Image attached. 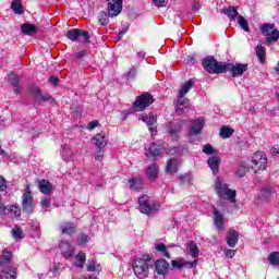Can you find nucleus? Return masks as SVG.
Instances as JSON below:
<instances>
[{
  "label": "nucleus",
  "instance_id": "f257e3e1",
  "mask_svg": "<svg viewBox=\"0 0 279 279\" xmlns=\"http://www.w3.org/2000/svg\"><path fill=\"white\" fill-rule=\"evenodd\" d=\"M19 268L14 266L12 260V252L3 250L0 255V279H16Z\"/></svg>",
  "mask_w": 279,
  "mask_h": 279
},
{
  "label": "nucleus",
  "instance_id": "f03ea898",
  "mask_svg": "<svg viewBox=\"0 0 279 279\" xmlns=\"http://www.w3.org/2000/svg\"><path fill=\"white\" fill-rule=\"evenodd\" d=\"M107 12L100 11L98 13L99 25L106 26L110 24V17L119 16L123 8V0H107Z\"/></svg>",
  "mask_w": 279,
  "mask_h": 279
},
{
  "label": "nucleus",
  "instance_id": "7ed1b4c3",
  "mask_svg": "<svg viewBox=\"0 0 279 279\" xmlns=\"http://www.w3.org/2000/svg\"><path fill=\"white\" fill-rule=\"evenodd\" d=\"M132 267L135 276L141 279L147 278V276H149V269L154 267V255H142L133 262Z\"/></svg>",
  "mask_w": 279,
  "mask_h": 279
},
{
  "label": "nucleus",
  "instance_id": "20e7f679",
  "mask_svg": "<svg viewBox=\"0 0 279 279\" xmlns=\"http://www.w3.org/2000/svg\"><path fill=\"white\" fill-rule=\"evenodd\" d=\"M202 64L210 75H219L226 70V63L217 61L213 56L204 58Z\"/></svg>",
  "mask_w": 279,
  "mask_h": 279
},
{
  "label": "nucleus",
  "instance_id": "39448f33",
  "mask_svg": "<svg viewBox=\"0 0 279 279\" xmlns=\"http://www.w3.org/2000/svg\"><path fill=\"white\" fill-rule=\"evenodd\" d=\"M160 202L156 201L153 204H149V196L142 195L138 197V210L142 215H151V213H158L160 210Z\"/></svg>",
  "mask_w": 279,
  "mask_h": 279
},
{
  "label": "nucleus",
  "instance_id": "423d86ee",
  "mask_svg": "<svg viewBox=\"0 0 279 279\" xmlns=\"http://www.w3.org/2000/svg\"><path fill=\"white\" fill-rule=\"evenodd\" d=\"M215 191L218 197H227L231 204L236 202V191L231 190L228 184L221 182L219 178L215 182Z\"/></svg>",
  "mask_w": 279,
  "mask_h": 279
},
{
  "label": "nucleus",
  "instance_id": "0eeeda50",
  "mask_svg": "<svg viewBox=\"0 0 279 279\" xmlns=\"http://www.w3.org/2000/svg\"><path fill=\"white\" fill-rule=\"evenodd\" d=\"M156 99L154 98V95L150 93H143L142 95L137 96L136 99L133 102V110L134 112H143V110H146V108H149L151 104H154Z\"/></svg>",
  "mask_w": 279,
  "mask_h": 279
},
{
  "label": "nucleus",
  "instance_id": "6e6552de",
  "mask_svg": "<svg viewBox=\"0 0 279 279\" xmlns=\"http://www.w3.org/2000/svg\"><path fill=\"white\" fill-rule=\"evenodd\" d=\"M251 169L254 173H260L267 169V155L264 151H256L251 159Z\"/></svg>",
  "mask_w": 279,
  "mask_h": 279
},
{
  "label": "nucleus",
  "instance_id": "1a4fd4ad",
  "mask_svg": "<svg viewBox=\"0 0 279 279\" xmlns=\"http://www.w3.org/2000/svg\"><path fill=\"white\" fill-rule=\"evenodd\" d=\"M250 71L247 63H225L223 73H230L231 77H243Z\"/></svg>",
  "mask_w": 279,
  "mask_h": 279
},
{
  "label": "nucleus",
  "instance_id": "9d476101",
  "mask_svg": "<svg viewBox=\"0 0 279 279\" xmlns=\"http://www.w3.org/2000/svg\"><path fill=\"white\" fill-rule=\"evenodd\" d=\"M260 33L266 36V43H278L279 31L276 28V24L265 23L260 27Z\"/></svg>",
  "mask_w": 279,
  "mask_h": 279
},
{
  "label": "nucleus",
  "instance_id": "9b49d317",
  "mask_svg": "<svg viewBox=\"0 0 279 279\" xmlns=\"http://www.w3.org/2000/svg\"><path fill=\"white\" fill-rule=\"evenodd\" d=\"M22 209L23 213L32 215L34 213V196H32V187L29 184L25 185L24 193L22 195Z\"/></svg>",
  "mask_w": 279,
  "mask_h": 279
},
{
  "label": "nucleus",
  "instance_id": "f8f14e48",
  "mask_svg": "<svg viewBox=\"0 0 279 279\" xmlns=\"http://www.w3.org/2000/svg\"><path fill=\"white\" fill-rule=\"evenodd\" d=\"M59 250L63 258H73L75 256V247L69 241H61L59 243Z\"/></svg>",
  "mask_w": 279,
  "mask_h": 279
},
{
  "label": "nucleus",
  "instance_id": "ddd939ff",
  "mask_svg": "<svg viewBox=\"0 0 279 279\" xmlns=\"http://www.w3.org/2000/svg\"><path fill=\"white\" fill-rule=\"evenodd\" d=\"M213 215H214V226H216L217 232H223L226 228V222L223 221V214L217 209V207L213 206Z\"/></svg>",
  "mask_w": 279,
  "mask_h": 279
},
{
  "label": "nucleus",
  "instance_id": "4468645a",
  "mask_svg": "<svg viewBox=\"0 0 279 279\" xmlns=\"http://www.w3.org/2000/svg\"><path fill=\"white\" fill-rule=\"evenodd\" d=\"M144 184L145 183L143 182V178L137 175L135 178L129 179L126 186L131 189V191H136L137 193H140V191H143Z\"/></svg>",
  "mask_w": 279,
  "mask_h": 279
},
{
  "label": "nucleus",
  "instance_id": "2eb2a0df",
  "mask_svg": "<svg viewBox=\"0 0 279 279\" xmlns=\"http://www.w3.org/2000/svg\"><path fill=\"white\" fill-rule=\"evenodd\" d=\"M180 165H182V161L178 158H170L167 161L166 165V173H169L170 175H173L174 173H178V169H180Z\"/></svg>",
  "mask_w": 279,
  "mask_h": 279
},
{
  "label": "nucleus",
  "instance_id": "dca6fc26",
  "mask_svg": "<svg viewBox=\"0 0 279 279\" xmlns=\"http://www.w3.org/2000/svg\"><path fill=\"white\" fill-rule=\"evenodd\" d=\"M154 265H155V271L159 275V276H167V272L169 271V263L167 262V259H157L156 262L154 260Z\"/></svg>",
  "mask_w": 279,
  "mask_h": 279
},
{
  "label": "nucleus",
  "instance_id": "f3484780",
  "mask_svg": "<svg viewBox=\"0 0 279 279\" xmlns=\"http://www.w3.org/2000/svg\"><path fill=\"white\" fill-rule=\"evenodd\" d=\"M38 189L43 195H51L53 193V184L45 179L38 181Z\"/></svg>",
  "mask_w": 279,
  "mask_h": 279
},
{
  "label": "nucleus",
  "instance_id": "a211bd4d",
  "mask_svg": "<svg viewBox=\"0 0 279 279\" xmlns=\"http://www.w3.org/2000/svg\"><path fill=\"white\" fill-rule=\"evenodd\" d=\"M9 84L14 88V93L19 95L21 93V77L14 72L8 75Z\"/></svg>",
  "mask_w": 279,
  "mask_h": 279
},
{
  "label": "nucleus",
  "instance_id": "6ab92c4d",
  "mask_svg": "<svg viewBox=\"0 0 279 279\" xmlns=\"http://www.w3.org/2000/svg\"><path fill=\"white\" fill-rule=\"evenodd\" d=\"M197 265V260L194 262H183L182 259H173L171 260V266L173 269H184V267H187V269H193Z\"/></svg>",
  "mask_w": 279,
  "mask_h": 279
},
{
  "label": "nucleus",
  "instance_id": "aec40b11",
  "mask_svg": "<svg viewBox=\"0 0 279 279\" xmlns=\"http://www.w3.org/2000/svg\"><path fill=\"white\" fill-rule=\"evenodd\" d=\"M93 143L96 145L98 149H105L106 145H108V138H106V133L100 132L93 137Z\"/></svg>",
  "mask_w": 279,
  "mask_h": 279
},
{
  "label": "nucleus",
  "instance_id": "412c9836",
  "mask_svg": "<svg viewBox=\"0 0 279 279\" xmlns=\"http://www.w3.org/2000/svg\"><path fill=\"white\" fill-rule=\"evenodd\" d=\"M32 93L35 95L37 104H45L51 99V95H43V90L39 87H33Z\"/></svg>",
  "mask_w": 279,
  "mask_h": 279
},
{
  "label": "nucleus",
  "instance_id": "4be33fe9",
  "mask_svg": "<svg viewBox=\"0 0 279 279\" xmlns=\"http://www.w3.org/2000/svg\"><path fill=\"white\" fill-rule=\"evenodd\" d=\"M238 243H239V231L229 230L227 233V245L229 247H236Z\"/></svg>",
  "mask_w": 279,
  "mask_h": 279
},
{
  "label": "nucleus",
  "instance_id": "5701e85b",
  "mask_svg": "<svg viewBox=\"0 0 279 279\" xmlns=\"http://www.w3.org/2000/svg\"><path fill=\"white\" fill-rule=\"evenodd\" d=\"M207 165L211 169L214 175L219 173V165H221V159L218 156H211L207 160Z\"/></svg>",
  "mask_w": 279,
  "mask_h": 279
},
{
  "label": "nucleus",
  "instance_id": "b1692460",
  "mask_svg": "<svg viewBox=\"0 0 279 279\" xmlns=\"http://www.w3.org/2000/svg\"><path fill=\"white\" fill-rule=\"evenodd\" d=\"M61 234H75L77 232V223L65 222L60 227Z\"/></svg>",
  "mask_w": 279,
  "mask_h": 279
},
{
  "label": "nucleus",
  "instance_id": "393cba45",
  "mask_svg": "<svg viewBox=\"0 0 279 279\" xmlns=\"http://www.w3.org/2000/svg\"><path fill=\"white\" fill-rule=\"evenodd\" d=\"M202 130H204V120L196 119L192 122V126L190 129V134H192V135L202 134Z\"/></svg>",
  "mask_w": 279,
  "mask_h": 279
},
{
  "label": "nucleus",
  "instance_id": "a878e982",
  "mask_svg": "<svg viewBox=\"0 0 279 279\" xmlns=\"http://www.w3.org/2000/svg\"><path fill=\"white\" fill-rule=\"evenodd\" d=\"M146 177L150 182H156L158 180V167L156 163H150L146 169Z\"/></svg>",
  "mask_w": 279,
  "mask_h": 279
},
{
  "label": "nucleus",
  "instance_id": "bb28decb",
  "mask_svg": "<svg viewBox=\"0 0 279 279\" xmlns=\"http://www.w3.org/2000/svg\"><path fill=\"white\" fill-rule=\"evenodd\" d=\"M22 34H25V36H32L33 34H37L38 28H36V25L24 23L21 26Z\"/></svg>",
  "mask_w": 279,
  "mask_h": 279
},
{
  "label": "nucleus",
  "instance_id": "cd10ccee",
  "mask_svg": "<svg viewBox=\"0 0 279 279\" xmlns=\"http://www.w3.org/2000/svg\"><path fill=\"white\" fill-rule=\"evenodd\" d=\"M255 52H256V56H257V60H259V62L262 64H265L266 58H267V51H265V47L263 46V44H258L256 46Z\"/></svg>",
  "mask_w": 279,
  "mask_h": 279
},
{
  "label": "nucleus",
  "instance_id": "c85d7f7f",
  "mask_svg": "<svg viewBox=\"0 0 279 279\" xmlns=\"http://www.w3.org/2000/svg\"><path fill=\"white\" fill-rule=\"evenodd\" d=\"M223 14L228 16L229 21H235L236 16H239V11L235 7H227L223 9Z\"/></svg>",
  "mask_w": 279,
  "mask_h": 279
},
{
  "label": "nucleus",
  "instance_id": "c756f323",
  "mask_svg": "<svg viewBox=\"0 0 279 279\" xmlns=\"http://www.w3.org/2000/svg\"><path fill=\"white\" fill-rule=\"evenodd\" d=\"M7 213H10V215H13L15 217V219H20L21 218V206H19L17 203H15L13 205H8Z\"/></svg>",
  "mask_w": 279,
  "mask_h": 279
},
{
  "label": "nucleus",
  "instance_id": "7c9ffc66",
  "mask_svg": "<svg viewBox=\"0 0 279 279\" xmlns=\"http://www.w3.org/2000/svg\"><path fill=\"white\" fill-rule=\"evenodd\" d=\"M158 121V118L154 113H149L148 118L146 119V124L148 125L149 132H156V123Z\"/></svg>",
  "mask_w": 279,
  "mask_h": 279
},
{
  "label": "nucleus",
  "instance_id": "2f4dec72",
  "mask_svg": "<svg viewBox=\"0 0 279 279\" xmlns=\"http://www.w3.org/2000/svg\"><path fill=\"white\" fill-rule=\"evenodd\" d=\"M155 250L159 252L163 258H171V254H169V250H167V244L157 243L155 244Z\"/></svg>",
  "mask_w": 279,
  "mask_h": 279
},
{
  "label": "nucleus",
  "instance_id": "473e14b6",
  "mask_svg": "<svg viewBox=\"0 0 279 279\" xmlns=\"http://www.w3.org/2000/svg\"><path fill=\"white\" fill-rule=\"evenodd\" d=\"M187 250L193 258H199V247L194 241L187 243Z\"/></svg>",
  "mask_w": 279,
  "mask_h": 279
},
{
  "label": "nucleus",
  "instance_id": "72a5a7b5",
  "mask_svg": "<svg viewBox=\"0 0 279 279\" xmlns=\"http://www.w3.org/2000/svg\"><path fill=\"white\" fill-rule=\"evenodd\" d=\"M68 40H72V43H77L80 40V28H72L65 34Z\"/></svg>",
  "mask_w": 279,
  "mask_h": 279
},
{
  "label": "nucleus",
  "instance_id": "f704fd0d",
  "mask_svg": "<svg viewBox=\"0 0 279 279\" xmlns=\"http://www.w3.org/2000/svg\"><path fill=\"white\" fill-rule=\"evenodd\" d=\"M11 10H13L14 14H23V12H25L21 0H13L11 3Z\"/></svg>",
  "mask_w": 279,
  "mask_h": 279
},
{
  "label": "nucleus",
  "instance_id": "c9c22d12",
  "mask_svg": "<svg viewBox=\"0 0 279 279\" xmlns=\"http://www.w3.org/2000/svg\"><path fill=\"white\" fill-rule=\"evenodd\" d=\"M160 155V145L153 143L150 144L149 148H148V157L149 158H157V156Z\"/></svg>",
  "mask_w": 279,
  "mask_h": 279
},
{
  "label": "nucleus",
  "instance_id": "e433bc0d",
  "mask_svg": "<svg viewBox=\"0 0 279 279\" xmlns=\"http://www.w3.org/2000/svg\"><path fill=\"white\" fill-rule=\"evenodd\" d=\"M194 82L193 80H189L187 82H185V84L181 87V89L179 90V95H181V97H184V95H186L189 93V90H191V88H193L194 86Z\"/></svg>",
  "mask_w": 279,
  "mask_h": 279
},
{
  "label": "nucleus",
  "instance_id": "4c0bfd02",
  "mask_svg": "<svg viewBox=\"0 0 279 279\" xmlns=\"http://www.w3.org/2000/svg\"><path fill=\"white\" fill-rule=\"evenodd\" d=\"M232 134H234V129L230 126L225 125L220 129V138H230Z\"/></svg>",
  "mask_w": 279,
  "mask_h": 279
},
{
  "label": "nucleus",
  "instance_id": "58836bf2",
  "mask_svg": "<svg viewBox=\"0 0 279 279\" xmlns=\"http://www.w3.org/2000/svg\"><path fill=\"white\" fill-rule=\"evenodd\" d=\"M180 132H182V128H174V126H169L168 128V134L169 136H171V138L173 141H178V138H180V136L178 134H180Z\"/></svg>",
  "mask_w": 279,
  "mask_h": 279
},
{
  "label": "nucleus",
  "instance_id": "ea45409f",
  "mask_svg": "<svg viewBox=\"0 0 279 279\" xmlns=\"http://www.w3.org/2000/svg\"><path fill=\"white\" fill-rule=\"evenodd\" d=\"M76 263H74L75 267L82 268L84 267V264L86 263V253L80 251L76 255Z\"/></svg>",
  "mask_w": 279,
  "mask_h": 279
},
{
  "label": "nucleus",
  "instance_id": "a19ab883",
  "mask_svg": "<svg viewBox=\"0 0 279 279\" xmlns=\"http://www.w3.org/2000/svg\"><path fill=\"white\" fill-rule=\"evenodd\" d=\"M238 25H240L241 29H243L244 32L250 33V23L247 22V20H245L243 15L238 16Z\"/></svg>",
  "mask_w": 279,
  "mask_h": 279
},
{
  "label": "nucleus",
  "instance_id": "79ce46f5",
  "mask_svg": "<svg viewBox=\"0 0 279 279\" xmlns=\"http://www.w3.org/2000/svg\"><path fill=\"white\" fill-rule=\"evenodd\" d=\"M247 171H250V167H247V165H245V162H242V163H240L236 173H238L239 178H245V174L247 173Z\"/></svg>",
  "mask_w": 279,
  "mask_h": 279
},
{
  "label": "nucleus",
  "instance_id": "37998d69",
  "mask_svg": "<svg viewBox=\"0 0 279 279\" xmlns=\"http://www.w3.org/2000/svg\"><path fill=\"white\" fill-rule=\"evenodd\" d=\"M268 262L274 266L279 265V252H271L268 256Z\"/></svg>",
  "mask_w": 279,
  "mask_h": 279
},
{
  "label": "nucleus",
  "instance_id": "c03bdc74",
  "mask_svg": "<svg viewBox=\"0 0 279 279\" xmlns=\"http://www.w3.org/2000/svg\"><path fill=\"white\" fill-rule=\"evenodd\" d=\"M174 106H183L184 108H189V99L184 98V96H181V94H179L178 100L174 102Z\"/></svg>",
  "mask_w": 279,
  "mask_h": 279
},
{
  "label": "nucleus",
  "instance_id": "a18cd8bd",
  "mask_svg": "<svg viewBox=\"0 0 279 279\" xmlns=\"http://www.w3.org/2000/svg\"><path fill=\"white\" fill-rule=\"evenodd\" d=\"M12 236L16 241H19V239H23V229L21 227H15L12 229Z\"/></svg>",
  "mask_w": 279,
  "mask_h": 279
},
{
  "label": "nucleus",
  "instance_id": "49530a36",
  "mask_svg": "<svg viewBox=\"0 0 279 279\" xmlns=\"http://www.w3.org/2000/svg\"><path fill=\"white\" fill-rule=\"evenodd\" d=\"M80 38H83L86 45L90 44V33L88 31L80 28Z\"/></svg>",
  "mask_w": 279,
  "mask_h": 279
},
{
  "label": "nucleus",
  "instance_id": "de8ad7c7",
  "mask_svg": "<svg viewBox=\"0 0 279 279\" xmlns=\"http://www.w3.org/2000/svg\"><path fill=\"white\" fill-rule=\"evenodd\" d=\"M203 154H207V156H213V154H217V151L215 150V148L213 147V145L206 144V145L203 147Z\"/></svg>",
  "mask_w": 279,
  "mask_h": 279
},
{
  "label": "nucleus",
  "instance_id": "09e8293b",
  "mask_svg": "<svg viewBox=\"0 0 279 279\" xmlns=\"http://www.w3.org/2000/svg\"><path fill=\"white\" fill-rule=\"evenodd\" d=\"M4 191H8V180H5L3 175H0V193H3Z\"/></svg>",
  "mask_w": 279,
  "mask_h": 279
},
{
  "label": "nucleus",
  "instance_id": "8fccbe9b",
  "mask_svg": "<svg viewBox=\"0 0 279 279\" xmlns=\"http://www.w3.org/2000/svg\"><path fill=\"white\" fill-rule=\"evenodd\" d=\"M88 243V235L86 233H81L78 236V245H86Z\"/></svg>",
  "mask_w": 279,
  "mask_h": 279
},
{
  "label": "nucleus",
  "instance_id": "3c124183",
  "mask_svg": "<svg viewBox=\"0 0 279 279\" xmlns=\"http://www.w3.org/2000/svg\"><path fill=\"white\" fill-rule=\"evenodd\" d=\"M95 265H97V260L95 258L89 259L87 265V271H96L97 268H95Z\"/></svg>",
  "mask_w": 279,
  "mask_h": 279
},
{
  "label": "nucleus",
  "instance_id": "603ef678",
  "mask_svg": "<svg viewBox=\"0 0 279 279\" xmlns=\"http://www.w3.org/2000/svg\"><path fill=\"white\" fill-rule=\"evenodd\" d=\"M156 8H167V0H153Z\"/></svg>",
  "mask_w": 279,
  "mask_h": 279
},
{
  "label": "nucleus",
  "instance_id": "864d4df0",
  "mask_svg": "<svg viewBox=\"0 0 279 279\" xmlns=\"http://www.w3.org/2000/svg\"><path fill=\"white\" fill-rule=\"evenodd\" d=\"M225 256L226 258H234V256H236V251L227 248L225 250Z\"/></svg>",
  "mask_w": 279,
  "mask_h": 279
},
{
  "label": "nucleus",
  "instance_id": "5fc2aeb1",
  "mask_svg": "<svg viewBox=\"0 0 279 279\" xmlns=\"http://www.w3.org/2000/svg\"><path fill=\"white\" fill-rule=\"evenodd\" d=\"M50 204H51V198L43 197L40 201V206L43 208H49Z\"/></svg>",
  "mask_w": 279,
  "mask_h": 279
},
{
  "label": "nucleus",
  "instance_id": "6e6d98bb",
  "mask_svg": "<svg viewBox=\"0 0 279 279\" xmlns=\"http://www.w3.org/2000/svg\"><path fill=\"white\" fill-rule=\"evenodd\" d=\"M48 82H50L52 86H58V84H60V78H58V76H50Z\"/></svg>",
  "mask_w": 279,
  "mask_h": 279
},
{
  "label": "nucleus",
  "instance_id": "4d7b16f0",
  "mask_svg": "<svg viewBox=\"0 0 279 279\" xmlns=\"http://www.w3.org/2000/svg\"><path fill=\"white\" fill-rule=\"evenodd\" d=\"M95 128H99V121L95 120L88 123V130H95Z\"/></svg>",
  "mask_w": 279,
  "mask_h": 279
},
{
  "label": "nucleus",
  "instance_id": "13d9d810",
  "mask_svg": "<svg viewBox=\"0 0 279 279\" xmlns=\"http://www.w3.org/2000/svg\"><path fill=\"white\" fill-rule=\"evenodd\" d=\"M104 158V148H98L96 153V160H101Z\"/></svg>",
  "mask_w": 279,
  "mask_h": 279
},
{
  "label": "nucleus",
  "instance_id": "bf43d9fd",
  "mask_svg": "<svg viewBox=\"0 0 279 279\" xmlns=\"http://www.w3.org/2000/svg\"><path fill=\"white\" fill-rule=\"evenodd\" d=\"M201 5H199V1H195L193 4H192V11L193 12H198Z\"/></svg>",
  "mask_w": 279,
  "mask_h": 279
},
{
  "label": "nucleus",
  "instance_id": "052dcab7",
  "mask_svg": "<svg viewBox=\"0 0 279 279\" xmlns=\"http://www.w3.org/2000/svg\"><path fill=\"white\" fill-rule=\"evenodd\" d=\"M184 107H181V106H177L175 108V114H184Z\"/></svg>",
  "mask_w": 279,
  "mask_h": 279
},
{
  "label": "nucleus",
  "instance_id": "680f3d73",
  "mask_svg": "<svg viewBox=\"0 0 279 279\" xmlns=\"http://www.w3.org/2000/svg\"><path fill=\"white\" fill-rule=\"evenodd\" d=\"M87 51L86 50H82V51H78L76 54H75V58H77L78 60L81 58H84V56H86Z\"/></svg>",
  "mask_w": 279,
  "mask_h": 279
},
{
  "label": "nucleus",
  "instance_id": "e2e57ef3",
  "mask_svg": "<svg viewBox=\"0 0 279 279\" xmlns=\"http://www.w3.org/2000/svg\"><path fill=\"white\" fill-rule=\"evenodd\" d=\"M187 62H191L192 64H195V62H197L195 60V56H193V54L187 56Z\"/></svg>",
  "mask_w": 279,
  "mask_h": 279
},
{
  "label": "nucleus",
  "instance_id": "0e129e2a",
  "mask_svg": "<svg viewBox=\"0 0 279 279\" xmlns=\"http://www.w3.org/2000/svg\"><path fill=\"white\" fill-rule=\"evenodd\" d=\"M8 206H5V204H3V202L0 201V210L1 213H7Z\"/></svg>",
  "mask_w": 279,
  "mask_h": 279
},
{
  "label": "nucleus",
  "instance_id": "69168bd1",
  "mask_svg": "<svg viewBox=\"0 0 279 279\" xmlns=\"http://www.w3.org/2000/svg\"><path fill=\"white\" fill-rule=\"evenodd\" d=\"M126 33H128V31H125V29L120 31L118 34V40H121V38H123L124 34H126Z\"/></svg>",
  "mask_w": 279,
  "mask_h": 279
},
{
  "label": "nucleus",
  "instance_id": "338daca9",
  "mask_svg": "<svg viewBox=\"0 0 279 279\" xmlns=\"http://www.w3.org/2000/svg\"><path fill=\"white\" fill-rule=\"evenodd\" d=\"M52 269H53V274H58L60 271V264H54Z\"/></svg>",
  "mask_w": 279,
  "mask_h": 279
},
{
  "label": "nucleus",
  "instance_id": "774afa93",
  "mask_svg": "<svg viewBox=\"0 0 279 279\" xmlns=\"http://www.w3.org/2000/svg\"><path fill=\"white\" fill-rule=\"evenodd\" d=\"M272 154H274V156H279V147L278 146L272 147Z\"/></svg>",
  "mask_w": 279,
  "mask_h": 279
}]
</instances>
